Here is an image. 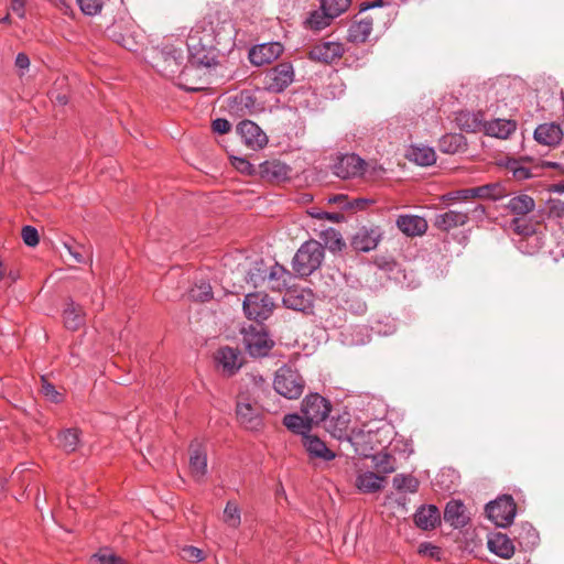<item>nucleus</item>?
Listing matches in <instances>:
<instances>
[{
    "label": "nucleus",
    "mask_w": 564,
    "mask_h": 564,
    "mask_svg": "<svg viewBox=\"0 0 564 564\" xmlns=\"http://www.w3.org/2000/svg\"><path fill=\"white\" fill-rule=\"evenodd\" d=\"M245 279L253 288L268 283L269 289L280 292L288 288L292 273L276 262L268 265L263 259H259L251 263Z\"/></svg>",
    "instance_id": "obj_1"
},
{
    "label": "nucleus",
    "mask_w": 564,
    "mask_h": 564,
    "mask_svg": "<svg viewBox=\"0 0 564 564\" xmlns=\"http://www.w3.org/2000/svg\"><path fill=\"white\" fill-rule=\"evenodd\" d=\"M324 256L322 242L313 239L305 241L296 251L292 268L299 276H308L321 267Z\"/></svg>",
    "instance_id": "obj_2"
},
{
    "label": "nucleus",
    "mask_w": 564,
    "mask_h": 564,
    "mask_svg": "<svg viewBox=\"0 0 564 564\" xmlns=\"http://www.w3.org/2000/svg\"><path fill=\"white\" fill-rule=\"evenodd\" d=\"M304 387L305 381L296 369L282 366L275 372L273 388L280 395L290 400L299 399L304 391Z\"/></svg>",
    "instance_id": "obj_3"
},
{
    "label": "nucleus",
    "mask_w": 564,
    "mask_h": 564,
    "mask_svg": "<svg viewBox=\"0 0 564 564\" xmlns=\"http://www.w3.org/2000/svg\"><path fill=\"white\" fill-rule=\"evenodd\" d=\"M294 79L295 72L292 63L281 62L264 72L262 84L264 90L281 94L293 84Z\"/></svg>",
    "instance_id": "obj_4"
},
{
    "label": "nucleus",
    "mask_w": 564,
    "mask_h": 564,
    "mask_svg": "<svg viewBox=\"0 0 564 564\" xmlns=\"http://www.w3.org/2000/svg\"><path fill=\"white\" fill-rule=\"evenodd\" d=\"M507 196V188L502 183H488L473 188L452 191L443 195L444 200H466L469 198H482L499 200Z\"/></svg>",
    "instance_id": "obj_5"
},
{
    "label": "nucleus",
    "mask_w": 564,
    "mask_h": 564,
    "mask_svg": "<svg viewBox=\"0 0 564 564\" xmlns=\"http://www.w3.org/2000/svg\"><path fill=\"white\" fill-rule=\"evenodd\" d=\"M242 307L249 319L261 323L272 314L274 302L268 294L254 292L245 296Z\"/></svg>",
    "instance_id": "obj_6"
},
{
    "label": "nucleus",
    "mask_w": 564,
    "mask_h": 564,
    "mask_svg": "<svg viewBox=\"0 0 564 564\" xmlns=\"http://www.w3.org/2000/svg\"><path fill=\"white\" fill-rule=\"evenodd\" d=\"M517 507L511 496H503L486 506L488 518L500 528H506L513 522Z\"/></svg>",
    "instance_id": "obj_7"
},
{
    "label": "nucleus",
    "mask_w": 564,
    "mask_h": 564,
    "mask_svg": "<svg viewBox=\"0 0 564 564\" xmlns=\"http://www.w3.org/2000/svg\"><path fill=\"white\" fill-rule=\"evenodd\" d=\"M243 345L252 357H264L273 346L262 325L250 326L243 329Z\"/></svg>",
    "instance_id": "obj_8"
},
{
    "label": "nucleus",
    "mask_w": 564,
    "mask_h": 564,
    "mask_svg": "<svg viewBox=\"0 0 564 564\" xmlns=\"http://www.w3.org/2000/svg\"><path fill=\"white\" fill-rule=\"evenodd\" d=\"M188 62L194 67H212L217 64L215 50L210 44H204L196 34L187 40Z\"/></svg>",
    "instance_id": "obj_9"
},
{
    "label": "nucleus",
    "mask_w": 564,
    "mask_h": 564,
    "mask_svg": "<svg viewBox=\"0 0 564 564\" xmlns=\"http://www.w3.org/2000/svg\"><path fill=\"white\" fill-rule=\"evenodd\" d=\"M330 410V402L318 393H311L306 395L301 404L302 413L313 424L324 422L328 417Z\"/></svg>",
    "instance_id": "obj_10"
},
{
    "label": "nucleus",
    "mask_w": 564,
    "mask_h": 564,
    "mask_svg": "<svg viewBox=\"0 0 564 564\" xmlns=\"http://www.w3.org/2000/svg\"><path fill=\"white\" fill-rule=\"evenodd\" d=\"M242 142L251 150L263 149L268 144L264 131L251 120H242L236 128Z\"/></svg>",
    "instance_id": "obj_11"
},
{
    "label": "nucleus",
    "mask_w": 564,
    "mask_h": 564,
    "mask_svg": "<svg viewBox=\"0 0 564 564\" xmlns=\"http://www.w3.org/2000/svg\"><path fill=\"white\" fill-rule=\"evenodd\" d=\"M366 162L355 153H347L337 159L334 164L336 176L346 180L357 177L364 174Z\"/></svg>",
    "instance_id": "obj_12"
},
{
    "label": "nucleus",
    "mask_w": 564,
    "mask_h": 564,
    "mask_svg": "<svg viewBox=\"0 0 564 564\" xmlns=\"http://www.w3.org/2000/svg\"><path fill=\"white\" fill-rule=\"evenodd\" d=\"M345 53L339 42H322L314 45L308 52V58L314 62L332 64L338 61Z\"/></svg>",
    "instance_id": "obj_13"
},
{
    "label": "nucleus",
    "mask_w": 564,
    "mask_h": 564,
    "mask_svg": "<svg viewBox=\"0 0 564 564\" xmlns=\"http://www.w3.org/2000/svg\"><path fill=\"white\" fill-rule=\"evenodd\" d=\"M283 45L279 42L258 44L249 52L250 63L256 66L270 64L283 53Z\"/></svg>",
    "instance_id": "obj_14"
},
{
    "label": "nucleus",
    "mask_w": 564,
    "mask_h": 564,
    "mask_svg": "<svg viewBox=\"0 0 564 564\" xmlns=\"http://www.w3.org/2000/svg\"><path fill=\"white\" fill-rule=\"evenodd\" d=\"M283 305L299 312H307L313 307V293L306 289L290 288L283 296Z\"/></svg>",
    "instance_id": "obj_15"
},
{
    "label": "nucleus",
    "mask_w": 564,
    "mask_h": 564,
    "mask_svg": "<svg viewBox=\"0 0 564 564\" xmlns=\"http://www.w3.org/2000/svg\"><path fill=\"white\" fill-rule=\"evenodd\" d=\"M382 231L379 227H362L351 239V246L356 251L369 252L377 248L381 240Z\"/></svg>",
    "instance_id": "obj_16"
},
{
    "label": "nucleus",
    "mask_w": 564,
    "mask_h": 564,
    "mask_svg": "<svg viewBox=\"0 0 564 564\" xmlns=\"http://www.w3.org/2000/svg\"><path fill=\"white\" fill-rule=\"evenodd\" d=\"M218 366L227 376L235 375L242 366V358L239 350L231 347H221L216 355Z\"/></svg>",
    "instance_id": "obj_17"
},
{
    "label": "nucleus",
    "mask_w": 564,
    "mask_h": 564,
    "mask_svg": "<svg viewBox=\"0 0 564 564\" xmlns=\"http://www.w3.org/2000/svg\"><path fill=\"white\" fill-rule=\"evenodd\" d=\"M487 546L489 551L501 558H511L514 554L512 540L505 533L492 532L488 535Z\"/></svg>",
    "instance_id": "obj_18"
},
{
    "label": "nucleus",
    "mask_w": 564,
    "mask_h": 564,
    "mask_svg": "<svg viewBox=\"0 0 564 564\" xmlns=\"http://www.w3.org/2000/svg\"><path fill=\"white\" fill-rule=\"evenodd\" d=\"M397 227L406 236H422L426 232L429 225L424 217L417 215H400L397 219Z\"/></svg>",
    "instance_id": "obj_19"
},
{
    "label": "nucleus",
    "mask_w": 564,
    "mask_h": 564,
    "mask_svg": "<svg viewBox=\"0 0 564 564\" xmlns=\"http://www.w3.org/2000/svg\"><path fill=\"white\" fill-rule=\"evenodd\" d=\"M373 434L371 431L362 429H354L347 436V441L354 446L355 453L359 456L369 457L373 451Z\"/></svg>",
    "instance_id": "obj_20"
},
{
    "label": "nucleus",
    "mask_w": 564,
    "mask_h": 564,
    "mask_svg": "<svg viewBox=\"0 0 564 564\" xmlns=\"http://www.w3.org/2000/svg\"><path fill=\"white\" fill-rule=\"evenodd\" d=\"M468 219V213L451 209L446 213L437 214L434 218V226L442 231H449L466 225Z\"/></svg>",
    "instance_id": "obj_21"
},
{
    "label": "nucleus",
    "mask_w": 564,
    "mask_h": 564,
    "mask_svg": "<svg viewBox=\"0 0 564 564\" xmlns=\"http://www.w3.org/2000/svg\"><path fill=\"white\" fill-rule=\"evenodd\" d=\"M236 414L239 423L247 430L256 431L262 425L260 412L250 403H237Z\"/></svg>",
    "instance_id": "obj_22"
},
{
    "label": "nucleus",
    "mask_w": 564,
    "mask_h": 564,
    "mask_svg": "<svg viewBox=\"0 0 564 564\" xmlns=\"http://www.w3.org/2000/svg\"><path fill=\"white\" fill-rule=\"evenodd\" d=\"M455 122L460 130L475 133L484 129V113L481 111L471 112L462 110L456 112Z\"/></svg>",
    "instance_id": "obj_23"
},
{
    "label": "nucleus",
    "mask_w": 564,
    "mask_h": 564,
    "mask_svg": "<svg viewBox=\"0 0 564 564\" xmlns=\"http://www.w3.org/2000/svg\"><path fill=\"white\" fill-rule=\"evenodd\" d=\"M517 129V123L508 119H495L484 122V133L498 139H508Z\"/></svg>",
    "instance_id": "obj_24"
},
{
    "label": "nucleus",
    "mask_w": 564,
    "mask_h": 564,
    "mask_svg": "<svg viewBox=\"0 0 564 564\" xmlns=\"http://www.w3.org/2000/svg\"><path fill=\"white\" fill-rule=\"evenodd\" d=\"M303 446L312 458L329 462L335 458V453L317 436L308 434L302 440Z\"/></svg>",
    "instance_id": "obj_25"
},
{
    "label": "nucleus",
    "mask_w": 564,
    "mask_h": 564,
    "mask_svg": "<svg viewBox=\"0 0 564 564\" xmlns=\"http://www.w3.org/2000/svg\"><path fill=\"white\" fill-rule=\"evenodd\" d=\"M414 522L420 529H434L441 522L440 510L434 505L422 506L414 514Z\"/></svg>",
    "instance_id": "obj_26"
},
{
    "label": "nucleus",
    "mask_w": 564,
    "mask_h": 564,
    "mask_svg": "<svg viewBox=\"0 0 564 564\" xmlns=\"http://www.w3.org/2000/svg\"><path fill=\"white\" fill-rule=\"evenodd\" d=\"M444 520L456 529L465 527L468 517L464 503L459 500L448 501L444 510Z\"/></svg>",
    "instance_id": "obj_27"
},
{
    "label": "nucleus",
    "mask_w": 564,
    "mask_h": 564,
    "mask_svg": "<svg viewBox=\"0 0 564 564\" xmlns=\"http://www.w3.org/2000/svg\"><path fill=\"white\" fill-rule=\"evenodd\" d=\"M289 173L290 167L278 160L264 161L259 165V174L268 181H284Z\"/></svg>",
    "instance_id": "obj_28"
},
{
    "label": "nucleus",
    "mask_w": 564,
    "mask_h": 564,
    "mask_svg": "<svg viewBox=\"0 0 564 564\" xmlns=\"http://www.w3.org/2000/svg\"><path fill=\"white\" fill-rule=\"evenodd\" d=\"M505 207L514 215V217H521L534 210L535 202L530 195L520 193L512 196Z\"/></svg>",
    "instance_id": "obj_29"
},
{
    "label": "nucleus",
    "mask_w": 564,
    "mask_h": 564,
    "mask_svg": "<svg viewBox=\"0 0 564 564\" xmlns=\"http://www.w3.org/2000/svg\"><path fill=\"white\" fill-rule=\"evenodd\" d=\"M373 21L371 18H362L354 21L349 29L347 40L351 43H365L371 34Z\"/></svg>",
    "instance_id": "obj_30"
},
{
    "label": "nucleus",
    "mask_w": 564,
    "mask_h": 564,
    "mask_svg": "<svg viewBox=\"0 0 564 564\" xmlns=\"http://www.w3.org/2000/svg\"><path fill=\"white\" fill-rule=\"evenodd\" d=\"M563 132L558 124L543 123L534 131V139L544 145L557 144L562 139Z\"/></svg>",
    "instance_id": "obj_31"
},
{
    "label": "nucleus",
    "mask_w": 564,
    "mask_h": 564,
    "mask_svg": "<svg viewBox=\"0 0 564 564\" xmlns=\"http://www.w3.org/2000/svg\"><path fill=\"white\" fill-rule=\"evenodd\" d=\"M189 469L196 481H202L207 474V455L199 446L191 447Z\"/></svg>",
    "instance_id": "obj_32"
},
{
    "label": "nucleus",
    "mask_w": 564,
    "mask_h": 564,
    "mask_svg": "<svg viewBox=\"0 0 564 564\" xmlns=\"http://www.w3.org/2000/svg\"><path fill=\"white\" fill-rule=\"evenodd\" d=\"M283 425L294 434L301 435L304 440L312 431L313 423L303 414L290 413L284 415Z\"/></svg>",
    "instance_id": "obj_33"
},
{
    "label": "nucleus",
    "mask_w": 564,
    "mask_h": 564,
    "mask_svg": "<svg viewBox=\"0 0 564 564\" xmlns=\"http://www.w3.org/2000/svg\"><path fill=\"white\" fill-rule=\"evenodd\" d=\"M80 436L82 431L77 427L64 429L57 434V446L67 454L74 453L80 444Z\"/></svg>",
    "instance_id": "obj_34"
},
{
    "label": "nucleus",
    "mask_w": 564,
    "mask_h": 564,
    "mask_svg": "<svg viewBox=\"0 0 564 564\" xmlns=\"http://www.w3.org/2000/svg\"><path fill=\"white\" fill-rule=\"evenodd\" d=\"M384 480V476L365 471L357 476L355 485L361 492L372 494L381 490Z\"/></svg>",
    "instance_id": "obj_35"
},
{
    "label": "nucleus",
    "mask_w": 564,
    "mask_h": 564,
    "mask_svg": "<svg viewBox=\"0 0 564 564\" xmlns=\"http://www.w3.org/2000/svg\"><path fill=\"white\" fill-rule=\"evenodd\" d=\"M406 158L421 166H430L436 162V153L433 148L425 145H412Z\"/></svg>",
    "instance_id": "obj_36"
},
{
    "label": "nucleus",
    "mask_w": 564,
    "mask_h": 564,
    "mask_svg": "<svg viewBox=\"0 0 564 564\" xmlns=\"http://www.w3.org/2000/svg\"><path fill=\"white\" fill-rule=\"evenodd\" d=\"M440 150L444 153L454 154L467 149L466 138L460 133H448L440 139Z\"/></svg>",
    "instance_id": "obj_37"
},
{
    "label": "nucleus",
    "mask_w": 564,
    "mask_h": 564,
    "mask_svg": "<svg viewBox=\"0 0 564 564\" xmlns=\"http://www.w3.org/2000/svg\"><path fill=\"white\" fill-rule=\"evenodd\" d=\"M63 317L66 328L72 330L78 329L84 324V311L73 300L67 302Z\"/></svg>",
    "instance_id": "obj_38"
},
{
    "label": "nucleus",
    "mask_w": 564,
    "mask_h": 564,
    "mask_svg": "<svg viewBox=\"0 0 564 564\" xmlns=\"http://www.w3.org/2000/svg\"><path fill=\"white\" fill-rule=\"evenodd\" d=\"M517 531L514 539L523 550H532L538 545L539 533L530 523H522Z\"/></svg>",
    "instance_id": "obj_39"
},
{
    "label": "nucleus",
    "mask_w": 564,
    "mask_h": 564,
    "mask_svg": "<svg viewBox=\"0 0 564 564\" xmlns=\"http://www.w3.org/2000/svg\"><path fill=\"white\" fill-rule=\"evenodd\" d=\"M334 19L335 18L329 12L321 8L319 10H315L310 13L305 21V25L312 31H322L330 25Z\"/></svg>",
    "instance_id": "obj_40"
},
{
    "label": "nucleus",
    "mask_w": 564,
    "mask_h": 564,
    "mask_svg": "<svg viewBox=\"0 0 564 564\" xmlns=\"http://www.w3.org/2000/svg\"><path fill=\"white\" fill-rule=\"evenodd\" d=\"M323 247L332 252L340 251L345 247L341 235L334 228H328L321 234Z\"/></svg>",
    "instance_id": "obj_41"
},
{
    "label": "nucleus",
    "mask_w": 564,
    "mask_h": 564,
    "mask_svg": "<svg viewBox=\"0 0 564 564\" xmlns=\"http://www.w3.org/2000/svg\"><path fill=\"white\" fill-rule=\"evenodd\" d=\"M373 467L382 474H391L395 470V458L388 453H377L371 456Z\"/></svg>",
    "instance_id": "obj_42"
},
{
    "label": "nucleus",
    "mask_w": 564,
    "mask_h": 564,
    "mask_svg": "<svg viewBox=\"0 0 564 564\" xmlns=\"http://www.w3.org/2000/svg\"><path fill=\"white\" fill-rule=\"evenodd\" d=\"M392 482L398 491L414 494L419 489V480L412 475L398 474Z\"/></svg>",
    "instance_id": "obj_43"
},
{
    "label": "nucleus",
    "mask_w": 564,
    "mask_h": 564,
    "mask_svg": "<svg viewBox=\"0 0 564 564\" xmlns=\"http://www.w3.org/2000/svg\"><path fill=\"white\" fill-rule=\"evenodd\" d=\"M189 297L196 302H207L213 297V289L208 282L200 281L189 290Z\"/></svg>",
    "instance_id": "obj_44"
},
{
    "label": "nucleus",
    "mask_w": 564,
    "mask_h": 564,
    "mask_svg": "<svg viewBox=\"0 0 564 564\" xmlns=\"http://www.w3.org/2000/svg\"><path fill=\"white\" fill-rule=\"evenodd\" d=\"M350 2L351 0H322L321 8L337 18L349 8Z\"/></svg>",
    "instance_id": "obj_45"
},
{
    "label": "nucleus",
    "mask_w": 564,
    "mask_h": 564,
    "mask_svg": "<svg viewBox=\"0 0 564 564\" xmlns=\"http://www.w3.org/2000/svg\"><path fill=\"white\" fill-rule=\"evenodd\" d=\"M511 229L520 236H532L535 227L531 221L524 219V216L514 217L510 223Z\"/></svg>",
    "instance_id": "obj_46"
},
{
    "label": "nucleus",
    "mask_w": 564,
    "mask_h": 564,
    "mask_svg": "<svg viewBox=\"0 0 564 564\" xmlns=\"http://www.w3.org/2000/svg\"><path fill=\"white\" fill-rule=\"evenodd\" d=\"M224 520L228 525L232 528H236L240 524V510L236 503L231 501L227 502L224 510Z\"/></svg>",
    "instance_id": "obj_47"
},
{
    "label": "nucleus",
    "mask_w": 564,
    "mask_h": 564,
    "mask_svg": "<svg viewBox=\"0 0 564 564\" xmlns=\"http://www.w3.org/2000/svg\"><path fill=\"white\" fill-rule=\"evenodd\" d=\"M349 420L346 417V415H340L335 420L334 426H329L328 431L332 433V435L338 440H346L349 435L347 433V426H348Z\"/></svg>",
    "instance_id": "obj_48"
},
{
    "label": "nucleus",
    "mask_w": 564,
    "mask_h": 564,
    "mask_svg": "<svg viewBox=\"0 0 564 564\" xmlns=\"http://www.w3.org/2000/svg\"><path fill=\"white\" fill-rule=\"evenodd\" d=\"M80 11L86 15H96L101 12L105 0H76Z\"/></svg>",
    "instance_id": "obj_49"
},
{
    "label": "nucleus",
    "mask_w": 564,
    "mask_h": 564,
    "mask_svg": "<svg viewBox=\"0 0 564 564\" xmlns=\"http://www.w3.org/2000/svg\"><path fill=\"white\" fill-rule=\"evenodd\" d=\"M22 240L28 247H35L39 245L40 237L37 229L33 226L26 225L21 231Z\"/></svg>",
    "instance_id": "obj_50"
},
{
    "label": "nucleus",
    "mask_w": 564,
    "mask_h": 564,
    "mask_svg": "<svg viewBox=\"0 0 564 564\" xmlns=\"http://www.w3.org/2000/svg\"><path fill=\"white\" fill-rule=\"evenodd\" d=\"M238 105L241 107V109H247L250 113L258 110L257 108V99L256 97L249 93L243 91L237 97Z\"/></svg>",
    "instance_id": "obj_51"
},
{
    "label": "nucleus",
    "mask_w": 564,
    "mask_h": 564,
    "mask_svg": "<svg viewBox=\"0 0 564 564\" xmlns=\"http://www.w3.org/2000/svg\"><path fill=\"white\" fill-rule=\"evenodd\" d=\"M100 564H126L124 560L113 553L99 552L94 555Z\"/></svg>",
    "instance_id": "obj_52"
},
{
    "label": "nucleus",
    "mask_w": 564,
    "mask_h": 564,
    "mask_svg": "<svg viewBox=\"0 0 564 564\" xmlns=\"http://www.w3.org/2000/svg\"><path fill=\"white\" fill-rule=\"evenodd\" d=\"M232 165L242 174L252 175L256 173L254 166L243 158H232Z\"/></svg>",
    "instance_id": "obj_53"
},
{
    "label": "nucleus",
    "mask_w": 564,
    "mask_h": 564,
    "mask_svg": "<svg viewBox=\"0 0 564 564\" xmlns=\"http://www.w3.org/2000/svg\"><path fill=\"white\" fill-rule=\"evenodd\" d=\"M183 558L193 562H200L204 560L203 551L196 546H185L182 550Z\"/></svg>",
    "instance_id": "obj_54"
},
{
    "label": "nucleus",
    "mask_w": 564,
    "mask_h": 564,
    "mask_svg": "<svg viewBox=\"0 0 564 564\" xmlns=\"http://www.w3.org/2000/svg\"><path fill=\"white\" fill-rule=\"evenodd\" d=\"M42 392L52 402L57 403L62 400L61 393L56 391L53 384L48 383L45 380H43Z\"/></svg>",
    "instance_id": "obj_55"
},
{
    "label": "nucleus",
    "mask_w": 564,
    "mask_h": 564,
    "mask_svg": "<svg viewBox=\"0 0 564 564\" xmlns=\"http://www.w3.org/2000/svg\"><path fill=\"white\" fill-rule=\"evenodd\" d=\"M213 131L224 134L230 131L231 123L225 118H217L213 121Z\"/></svg>",
    "instance_id": "obj_56"
},
{
    "label": "nucleus",
    "mask_w": 564,
    "mask_h": 564,
    "mask_svg": "<svg viewBox=\"0 0 564 564\" xmlns=\"http://www.w3.org/2000/svg\"><path fill=\"white\" fill-rule=\"evenodd\" d=\"M373 200L369 198H355L352 200H348L347 204L343 206L344 209H357L361 210L366 207V205L372 204Z\"/></svg>",
    "instance_id": "obj_57"
},
{
    "label": "nucleus",
    "mask_w": 564,
    "mask_h": 564,
    "mask_svg": "<svg viewBox=\"0 0 564 564\" xmlns=\"http://www.w3.org/2000/svg\"><path fill=\"white\" fill-rule=\"evenodd\" d=\"M311 215L318 219H327L333 223H339L344 216L338 213H328V212H321V213H311Z\"/></svg>",
    "instance_id": "obj_58"
},
{
    "label": "nucleus",
    "mask_w": 564,
    "mask_h": 564,
    "mask_svg": "<svg viewBox=\"0 0 564 564\" xmlns=\"http://www.w3.org/2000/svg\"><path fill=\"white\" fill-rule=\"evenodd\" d=\"M419 552L431 557H437L440 554V549L431 543H422L419 547Z\"/></svg>",
    "instance_id": "obj_59"
},
{
    "label": "nucleus",
    "mask_w": 564,
    "mask_h": 564,
    "mask_svg": "<svg viewBox=\"0 0 564 564\" xmlns=\"http://www.w3.org/2000/svg\"><path fill=\"white\" fill-rule=\"evenodd\" d=\"M550 213L556 217H562L564 215V203L560 199L551 200Z\"/></svg>",
    "instance_id": "obj_60"
},
{
    "label": "nucleus",
    "mask_w": 564,
    "mask_h": 564,
    "mask_svg": "<svg viewBox=\"0 0 564 564\" xmlns=\"http://www.w3.org/2000/svg\"><path fill=\"white\" fill-rule=\"evenodd\" d=\"M11 10L19 17H25V0H11Z\"/></svg>",
    "instance_id": "obj_61"
},
{
    "label": "nucleus",
    "mask_w": 564,
    "mask_h": 564,
    "mask_svg": "<svg viewBox=\"0 0 564 564\" xmlns=\"http://www.w3.org/2000/svg\"><path fill=\"white\" fill-rule=\"evenodd\" d=\"M513 176L518 180H528L531 177V171L524 166L512 167Z\"/></svg>",
    "instance_id": "obj_62"
},
{
    "label": "nucleus",
    "mask_w": 564,
    "mask_h": 564,
    "mask_svg": "<svg viewBox=\"0 0 564 564\" xmlns=\"http://www.w3.org/2000/svg\"><path fill=\"white\" fill-rule=\"evenodd\" d=\"M470 215L475 220L481 221L486 216V207L478 204L470 210Z\"/></svg>",
    "instance_id": "obj_63"
},
{
    "label": "nucleus",
    "mask_w": 564,
    "mask_h": 564,
    "mask_svg": "<svg viewBox=\"0 0 564 564\" xmlns=\"http://www.w3.org/2000/svg\"><path fill=\"white\" fill-rule=\"evenodd\" d=\"M15 66L20 69H26L30 66V58L25 53H19L15 57Z\"/></svg>",
    "instance_id": "obj_64"
}]
</instances>
